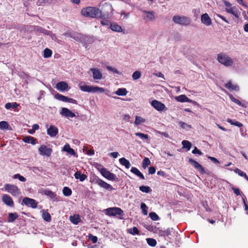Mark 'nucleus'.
Wrapping results in <instances>:
<instances>
[{
  "instance_id": "38",
  "label": "nucleus",
  "mask_w": 248,
  "mask_h": 248,
  "mask_svg": "<svg viewBox=\"0 0 248 248\" xmlns=\"http://www.w3.org/2000/svg\"><path fill=\"white\" fill-rule=\"evenodd\" d=\"M146 242L148 245L153 247H155L157 244L156 241L155 239L151 238H147Z\"/></svg>"
},
{
  "instance_id": "34",
  "label": "nucleus",
  "mask_w": 248,
  "mask_h": 248,
  "mask_svg": "<svg viewBox=\"0 0 248 248\" xmlns=\"http://www.w3.org/2000/svg\"><path fill=\"white\" fill-rule=\"evenodd\" d=\"M227 121L228 123H230L231 125H233L239 127H241L243 125V124L242 123H240L239 122L237 121H235V122H234L232 119H231L230 118H228L227 119Z\"/></svg>"
},
{
  "instance_id": "49",
  "label": "nucleus",
  "mask_w": 248,
  "mask_h": 248,
  "mask_svg": "<svg viewBox=\"0 0 248 248\" xmlns=\"http://www.w3.org/2000/svg\"><path fill=\"white\" fill-rule=\"evenodd\" d=\"M70 221L75 225L78 224L81 221L80 218H69Z\"/></svg>"
},
{
  "instance_id": "36",
  "label": "nucleus",
  "mask_w": 248,
  "mask_h": 248,
  "mask_svg": "<svg viewBox=\"0 0 248 248\" xmlns=\"http://www.w3.org/2000/svg\"><path fill=\"white\" fill-rule=\"evenodd\" d=\"M52 54V51L49 48H46L44 50L43 57L46 58H49Z\"/></svg>"
},
{
  "instance_id": "58",
  "label": "nucleus",
  "mask_w": 248,
  "mask_h": 248,
  "mask_svg": "<svg viewBox=\"0 0 248 248\" xmlns=\"http://www.w3.org/2000/svg\"><path fill=\"white\" fill-rule=\"evenodd\" d=\"M146 228L150 231H154L156 228V227L154 226L153 225L151 224V225H147L146 227Z\"/></svg>"
},
{
  "instance_id": "19",
  "label": "nucleus",
  "mask_w": 248,
  "mask_h": 248,
  "mask_svg": "<svg viewBox=\"0 0 248 248\" xmlns=\"http://www.w3.org/2000/svg\"><path fill=\"white\" fill-rule=\"evenodd\" d=\"M61 114L62 115L67 118H73L75 117L74 113L72 112L70 110L66 108H62Z\"/></svg>"
},
{
  "instance_id": "52",
  "label": "nucleus",
  "mask_w": 248,
  "mask_h": 248,
  "mask_svg": "<svg viewBox=\"0 0 248 248\" xmlns=\"http://www.w3.org/2000/svg\"><path fill=\"white\" fill-rule=\"evenodd\" d=\"M234 8L233 7H230V8H226V11L228 13H230V14H231L236 16V13L234 11Z\"/></svg>"
},
{
  "instance_id": "63",
  "label": "nucleus",
  "mask_w": 248,
  "mask_h": 248,
  "mask_svg": "<svg viewBox=\"0 0 248 248\" xmlns=\"http://www.w3.org/2000/svg\"><path fill=\"white\" fill-rule=\"evenodd\" d=\"M109 155L110 156H112V157H113L114 158H117L118 157V153L116 152L110 153L109 154Z\"/></svg>"
},
{
  "instance_id": "6",
  "label": "nucleus",
  "mask_w": 248,
  "mask_h": 248,
  "mask_svg": "<svg viewBox=\"0 0 248 248\" xmlns=\"http://www.w3.org/2000/svg\"><path fill=\"white\" fill-rule=\"evenodd\" d=\"M97 169L100 171L102 176H104L105 178H107V179L111 181L118 180V178L116 177V175L110 172L107 169L102 168H97Z\"/></svg>"
},
{
  "instance_id": "53",
  "label": "nucleus",
  "mask_w": 248,
  "mask_h": 248,
  "mask_svg": "<svg viewBox=\"0 0 248 248\" xmlns=\"http://www.w3.org/2000/svg\"><path fill=\"white\" fill-rule=\"evenodd\" d=\"M42 217H51L50 214L48 212L47 210H41Z\"/></svg>"
},
{
  "instance_id": "41",
  "label": "nucleus",
  "mask_w": 248,
  "mask_h": 248,
  "mask_svg": "<svg viewBox=\"0 0 248 248\" xmlns=\"http://www.w3.org/2000/svg\"><path fill=\"white\" fill-rule=\"evenodd\" d=\"M151 164V161L149 158L145 157L142 161V167L145 169Z\"/></svg>"
},
{
  "instance_id": "44",
  "label": "nucleus",
  "mask_w": 248,
  "mask_h": 248,
  "mask_svg": "<svg viewBox=\"0 0 248 248\" xmlns=\"http://www.w3.org/2000/svg\"><path fill=\"white\" fill-rule=\"evenodd\" d=\"M140 207L142 210V212L144 216H146L148 214V207L145 203L142 202L140 205Z\"/></svg>"
},
{
  "instance_id": "59",
  "label": "nucleus",
  "mask_w": 248,
  "mask_h": 248,
  "mask_svg": "<svg viewBox=\"0 0 248 248\" xmlns=\"http://www.w3.org/2000/svg\"><path fill=\"white\" fill-rule=\"evenodd\" d=\"M36 30L38 32H42V33H43L45 34H46V32L47 31L46 30L40 27H37L36 28Z\"/></svg>"
},
{
  "instance_id": "42",
  "label": "nucleus",
  "mask_w": 248,
  "mask_h": 248,
  "mask_svg": "<svg viewBox=\"0 0 248 248\" xmlns=\"http://www.w3.org/2000/svg\"><path fill=\"white\" fill-rule=\"evenodd\" d=\"M145 120L140 116H137L135 118V124L138 125L141 123H144Z\"/></svg>"
},
{
  "instance_id": "64",
  "label": "nucleus",
  "mask_w": 248,
  "mask_h": 248,
  "mask_svg": "<svg viewBox=\"0 0 248 248\" xmlns=\"http://www.w3.org/2000/svg\"><path fill=\"white\" fill-rule=\"evenodd\" d=\"M5 108L7 109H10L11 108H12V103H7L5 105Z\"/></svg>"
},
{
  "instance_id": "45",
  "label": "nucleus",
  "mask_w": 248,
  "mask_h": 248,
  "mask_svg": "<svg viewBox=\"0 0 248 248\" xmlns=\"http://www.w3.org/2000/svg\"><path fill=\"white\" fill-rule=\"evenodd\" d=\"M105 91L103 88L99 87L98 86H93V93H102Z\"/></svg>"
},
{
  "instance_id": "16",
  "label": "nucleus",
  "mask_w": 248,
  "mask_h": 248,
  "mask_svg": "<svg viewBox=\"0 0 248 248\" xmlns=\"http://www.w3.org/2000/svg\"><path fill=\"white\" fill-rule=\"evenodd\" d=\"M172 228H168L166 230H159L158 234L160 236L164 237L165 239L168 238L170 240L171 239V230H172Z\"/></svg>"
},
{
  "instance_id": "8",
  "label": "nucleus",
  "mask_w": 248,
  "mask_h": 248,
  "mask_svg": "<svg viewBox=\"0 0 248 248\" xmlns=\"http://www.w3.org/2000/svg\"><path fill=\"white\" fill-rule=\"evenodd\" d=\"M38 151L40 155L47 156H50L52 152L51 148H47L45 145H41L38 149Z\"/></svg>"
},
{
  "instance_id": "13",
  "label": "nucleus",
  "mask_w": 248,
  "mask_h": 248,
  "mask_svg": "<svg viewBox=\"0 0 248 248\" xmlns=\"http://www.w3.org/2000/svg\"><path fill=\"white\" fill-rule=\"evenodd\" d=\"M2 201L6 205L13 207L14 206V202L12 198L7 194H3L2 196Z\"/></svg>"
},
{
  "instance_id": "54",
  "label": "nucleus",
  "mask_w": 248,
  "mask_h": 248,
  "mask_svg": "<svg viewBox=\"0 0 248 248\" xmlns=\"http://www.w3.org/2000/svg\"><path fill=\"white\" fill-rule=\"evenodd\" d=\"M107 69L108 70H109L110 71H112V72H113L114 73H116V74H120V72L116 68H113L111 66H107Z\"/></svg>"
},
{
  "instance_id": "55",
  "label": "nucleus",
  "mask_w": 248,
  "mask_h": 248,
  "mask_svg": "<svg viewBox=\"0 0 248 248\" xmlns=\"http://www.w3.org/2000/svg\"><path fill=\"white\" fill-rule=\"evenodd\" d=\"M232 189L233 190V192L236 196L241 195V191L239 188L232 187Z\"/></svg>"
},
{
  "instance_id": "60",
  "label": "nucleus",
  "mask_w": 248,
  "mask_h": 248,
  "mask_svg": "<svg viewBox=\"0 0 248 248\" xmlns=\"http://www.w3.org/2000/svg\"><path fill=\"white\" fill-rule=\"evenodd\" d=\"M230 97L231 99L234 103H235L238 105L241 104V102L239 100H238V99L234 98L232 95L230 96Z\"/></svg>"
},
{
  "instance_id": "30",
  "label": "nucleus",
  "mask_w": 248,
  "mask_h": 248,
  "mask_svg": "<svg viewBox=\"0 0 248 248\" xmlns=\"http://www.w3.org/2000/svg\"><path fill=\"white\" fill-rule=\"evenodd\" d=\"M110 28L113 31H117V32H122L123 30L122 27L118 25L117 24H111L110 26Z\"/></svg>"
},
{
  "instance_id": "56",
  "label": "nucleus",
  "mask_w": 248,
  "mask_h": 248,
  "mask_svg": "<svg viewBox=\"0 0 248 248\" xmlns=\"http://www.w3.org/2000/svg\"><path fill=\"white\" fill-rule=\"evenodd\" d=\"M192 153L193 154H198L199 155H203V153L198 149L196 147H195L194 149L192 151Z\"/></svg>"
},
{
  "instance_id": "14",
  "label": "nucleus",
  "mask_w": 248,
  "mask_h": 248,
  "mask_svg": "<svg viewBox=\"0 0 248 248\" xmlns=\"http://www.w3.org/2000/svg\"><path fill=\"white\" fill-rule=\"evenodd\" d=\"M189 163L193 166L197 170H199L202 174L205 172L204 168L200 165L197 161L192 158H189L188 160Z\"/></svg>"
},
{
  "instance_id": "35",
  "label": "nucleus",
  "mask_w": 248,
  "mask_h": 248,
  "mask_svg": "<svg viewBox=\"0 0 248 248\" xmlns=\"http://www.w3.org/2000/svg\"><path fill=\"white\" fill-rule=\"evenodd\" d=\"M127 232L128 233L132 235L139 234L140 233V232L136 227H134L132 228L128 229L127 230Z\"/></svg>"
},
{
  "instance_id": "31",
  "label": "nucleus",
  "mask_w": 248,
  "mask_h": 248,
  "mask_svg": "<svg viewBox=\"0 0 248 248\" xmlns=\"http://www.w3.org/2000/svg\"><path fill=\"white\" fill-rule=\"evenodd\" d=\"M0 129H10L11 130V127L9 126L8 123L6 121L0 122Z\"/></svg>"
},
{
  "instance_id": "25",
  "label": "nucleus",
  "mask_w": 248,
  "mask_h": 248,
  "mask_svg": "<svg viewBox=\"0 0 248 248\" xmlns=\"http://www.w3.org/2000/svg\"><path fill=\"white\" fill-rule=\"evenodd\" d=\"M23 141L25 143H31L32 145L36 143V140L34 138L29 136H25L23 139Z\"/></svg>"
},
{
  "instance_id": "23",
  "label": "nucleus",
  "mask_w": 248,
  "mask_h": 248,
  "mask_svg": "<svg viewBox=\"0 0 248 248\" xmlns=\"http://www.w3.org/2000/svg\"><path fill=\"white\" fill-rule=\"evenodd\" d=\"M175 99L180 102H191V100L185 94L176 96Z\"/></svg>"
},
{
  "instance_id": "61",
  "label": "nucleus",
  "mask_w": 248,
  "mask_h": 248,
  "mask_svg": "<svg viewBox=\"0 0 248 248\" xmlns=\"http://www.w3.org/2000/svg\"><path fill=\"white\" fill-rule=\"evenodd\" d=\"M102 25H108L109 23V20L107 19H103L100 21Z\"/></svg>"
},
{
  "instance_id": "22",
  "label": "nucleus",
  "mask_w": 248,
  "mask_h": 248,
  "mask_svg": "<svg viewBox=\"0 0 248 248\" xmlns=\"http://www.w3.org/2000/svg\"><path fill=\"white\" fill-rule=\"evenodd\" d=\"M63 151L66 152L70 155H76V153L74 150L70 147V145L68 143H66L65 144L64 147H63Z\"/></svg>"
},
{
  "instance_id": "11",
  "label": "nucleus",
  "mask_w": 248,
  "mask_h": 248,
  "mask_svg": "<svg viewBox=\"0 0 248 248\" xmlns=\"http://www.w3.org/2000/svg\"><path fill=\"white\" fill-rule=\"evenodd\" d=\"M22 202L27 206L31 207L33 208H36L37 205V202L35 200L28 197L24 198L22 200Z\"/></svg>"
},
{
  "instance_id": "39",
  "label": "nucleus",
  "mask_w": 248,
  "mask_h": 248,
  "mask_svg": "<svg viewBox=\"0 0 248 248\" xmlns=\"http://www.w3.org/2000/svg\"><path fill=\"white\" fill-rule=\"evenodd\" d=\"M234 172L236 173H237L239 175L244 177L246 179L248 180V176H247V174L241 170L240 169L236 168L234 170Z\"/></svg>"
},
{
  "instance_id": "9",
  "label": "nucleus",
  "mask_w": 248,
  "mask_h": 248,
  "mask_svg": "<svg viewBox=\"0 0 248 248\" xmlns=\"http://www.w3.org/2000/svg\"><path fill=\"white\" fill-rule=\"evenodd\" d=\"M55 98L59 100L65 102H69L73 104H77V101L73 98H68L67 96H64L62 94L57 93L55 95Z\"/></svg>"
},
{
  "instance_id": "2",
  "label": "nucleus",
  "mask_w": 248,
  "mask_h": 248,
  "mask_svg": "<svg viewBox=\"0 0 248 248\" xmlns=\"http://www.w3.org/2000/svg\"><path fill=\"white\" fill-rule=\"evenodd\" d=\"M217 60L220 63L226 66H230L233 64L232 59L225 53L218 54L217 55Z\"/></svg>"
},
{
  "instance_id": "48",
  "label": "nucleus",
  "mask_w": 248,
  "mask_h": 248,
  "mask_svg": "<svg viewBox=\"0 0 248 248\" xmlns=\"http://www.w3.org/2000/svg\"><path fill=\"white\" fill-rule=\"evenodd\" d=\"M179 124L180 125V127L183 129H185L186 128H191V126L190 125L187 124L186 123L181 121L179 122Z\"/></svg>"
},
{
  "instance_id": "28",
  "label": "nucleus",
  "mask_w": 248,
  "mask_h": 248,
  "mask_svg": "<svg viewBox=\"0 0 248 248\" xmlns=\"http://www.w3.org/2000/svg\"><path fill=\"white\" fill-rule=\"evenodd\" d=\"M225 87L229 90H234L235 91H238L239 90V87L236 85H233L231 81H229L228 83L225 84Z\"/></svg>"
},
{
  "instance_id": "7",
  "label": "nucleus",
  "mask_w": 248,
  "mask_h": 248,
  "mask_svg": "<svg viewBox=\"0 0 248 248\" xmlns=\"http://www.w3.org/2000/svg\"><path fill=\"white\" fill-rule=\"evenodd\" d=\"M97 169L100 171L102 176H104L105 178H107V179L111 181L118 180V178L116 177V175L110 172L107 169L102 168H97Z\"/></svg>"
},
{
  "instance_id": "17",
  "label": "nucleus",
  "mask_w": 248,
  "mask_h": 248,
  "mask_svg": "<svg viewBox=\"0 0 248 248\" xmlns=\"http://www.w3.org/2000/svg\"><path fill=\"white\" fill-rule=\"evenodd\" d=\"M143 19L148 21H153L155 19V12L153 11H143Z\"/></svg>"
},
{
  "instance_id": "1",
  "label": "nucleus",
  "mask_w": 248,
  "mask_h": 248,
  "mask_svg": "<svg viewBox=\"0 0 248 248\" xmlns=\"http://www.w3.org/2000/svg\"><path fill=\"white\" fill-rule=\"evenodd\" d=\"M81 15L86 17L92 18H101L103 16L101 11L95 7H87L81 10Z\"/></svg>"
},
{
  "instance_id": "47",
  "label": "nucleus",
  "mask_w": 248,
  "mask_h": 248,
  "mask_svg": "<svg viewBox=\"0 0 248 248\" xmlns=\"http://www.w3.org/2000/svg\"><path fill=\"white\" fill-rule=\"evenodd\" d=\"M135 134L136 136H138L141 139L148 140L149 138V136L147 134H145L140 133V132L136 133Z\"/></svg>"
},
{
  "instance_id": "21",
  "label": "nucleus",
  "mask_w": 248,
  "mask_h": 248,
  "mask_svg": "<svg viewBox=\"0 0 248 248\" xmlns=\"http://www.w3.org/2000/svg\"><path fill=\"white\" fill-rule=\"evenodd\" d=\"M56 88L60 91H64L68 88V84L64 81H61L56 84Z\"/></svg>"
},
{
  "instance_id": "37",
  "label": "nucleus",
  "mask_w": 248,
  "mask_h": 248,
  "mask_svg": "<svg viewBox=\"0 0 248 248\" xmlns=\"http://www.w3.org/2000/svg\"><path fill=\"white\" fill-rule=\"evenodd\" d=\"M63 194L65 196H69L72 194V190L71 189L67 186H65L63 187L62 190Z\"/></svg>"
},
{
  "instance_id": "15",
  "label": "nucleus",
  "mask_w": 248,
  "mask_h": 248,
  "mask_svg": "<svg viewBox=\"0 0 248 248\" xmlns=\"http://www.w3.org/2000/svg\"><path fill=\"white\" fill-rule=\"evenodd\" d=\"M90 71L93 73V77L94 80H100L102 78L103 75L98 68H91Z\"/></svg>"
},
{
  "instance_id": "51",
  "label": "nucleus",
  "mask_w": 248,
  "mask_h": 248,
  "mask_svg": "<svg viewBox=\"0 0 248 248\" xmlns=\"http://www.w3.org/2000/svg\"><path fill=\"white\" fill-rule=\"evenodd\" d=\"M88 237L89 240H91L93 243H95L97 241L98 238L97 236H94L92 234H89Z\"/></svg>"
},
{
  "instance_id": "57",
  "label": "nucleus",
  "mask_w": 248,
  "mask_h": 248,
  "mask_svg": "<svg viewBox=\"0 0 248 248\" xmlns=\"http://www.w3.org/2000/svg\"><path fill=\"white\" fill-rule=\"evenodd\" d=\"M155 168L154 167H150L148 169V173L149 174H154L155 172Z\"/></svg>"
},
{
  "instance_id": "3",
  "label": "nucleus",
  "mask_w": 248,
  "mask_h": 248,
  "mask_svg": "<svg viewBox=\"0 0 248 248\" xmlns=\"http://www.w3.org/2000/svg\"><path fill=\"white\" fill-rule=\"evenodd\" d=\"M6 191L10 193L13 196H18L21 194L20 189L16 185L6 184L4 185Z\"/></svg>"
},
{
  "instance_id": "29",
  "label": "nucleus",
  "mask_w": 248,
  "mask_h": 248,
  "mask_svg": "<svg viewBox=\"0 0 248 248\" xmlns=\"http://www.w3.org/2000/svg\"><path fill=\"white\" fill-rule=\"evenodd\" d=\"M120 163L124 166L126 169H129L131 166L130 162L124 157H122L119 159Z\"/></svg>"
},
{
  "instance_id": "4",
  "label": "nucleus",
  "mask_w": 248,
  "mask_h": 248,
  "mask_svg": "<svg viewBox=\"0 0 248 248\" xmlns=\"http://www.w3.org/2000/svg\"><path fill=\"white\" fill-rule=\"evenodd\" d=\"M172 20L175 23L182 26L188 25L191 22L190 18L185 16H175Z\"/></svg>"
},
{
  "instance_id": "32",
  "label": "nucleus",
  "mask_w": 248,
  "mask_h": 248,
  "mask_svg": "<svg viewBox=\"0 0 248 248\" xmlns=\"http://www.w3.org/2000/svg\"><path fill=\"white\" fill-rule=\"evenodd\" d=\"M128 93V91L126 90L125 88H119L117 91L115 92V93L117 95L119 96H124L126 95Z\"/></svg>"
},
{
  "instance_id": "20",
  "label": "nucleus",
  "mask_w": 248,
  "mask_h": 248,
  "mask_svg": "<svg viewBox=\"0 0 248 248\" xmlns=\"http://www.w3.org/2000/svg\"><path fill=\"white\" fill-rule=\"evenodd\" d=\"M201 21L206 26H209L211 24V20L208 15L206 13L204 14L201 16Z\"/></svg>"
},
{
  "instance_id": "26",
  "label": "nucleus",
  "mask_w": 248,
  "mask_h": 248,
  "mask_svg": "<svg viewBox=\"0 0 248 248\" xmlns=\"http://www.w3.org/2000/svg\"><path fill=\"white\" fill-rule=\"evenodd\" d=\"M131 172L139 177L141 179H145L143 174L136 167H132L130 170Z\"/></svg>"
},
{
  "instance_id": "12",
  "label": "nucleus",
  "mask_w": 248,
  "mask_h": 248,
  "mask_svg": "<svg viewBox=\"0 0 248 248\" xmlns=\"http://www.w3.org/2000/svg\"><path fill=\"white\" fill-rule=\"evenodd\" d=\"M151 105L157 111H162L165 108V105L162 102L156 100H154L151 102Z\"/></svg>"
},
{
  "instance_id": "27",
  "label": "nucleus",
  "mask_w": 248,
  "mask_h": 248,
  "mask_svg": "<svg viewBox=\"0 0 248 248\" xmlns=\"http://www.w3.org/2000/svg\"><path fill=\"white\" fill-rule=\"evenodd\" d=\"M79 88L80 90L83 92H88V93H93V86H89L87 85H79Z\"/></svg>"
},
{
  "instance_id": "50",
  "label": "nucleus",
  "mask_w": 248,
  "mask_h": 248,
  "mask_svg": "<svg viewBox=\"0 0 248 248\" xmlns=\"http://www.w3.org/2000/svg\"><path fill=\"white\" fill-rule=\"evenodd\" d=\"M14 178H15V179L18 178L21 182H25L26 180V179L24 177L20 175L19 174H15L14 176Z\"/></svg>"
},
{
  "instance_id": "18",
  "label": "nucleus",
  "mask_w": 248,
  "mask_h": 248,
  "mask_svg": "<svg viewBox=\"0 0 248 248\" xmlns=\"http://www.w3.org/2000/svg\"><path fill=\"white\" fill-rule=\"evenodd\" d=\"M58 129L55 125H51L47 129V134L51 137H54L58 134Z\"/></svg>"
},
{
  "instance_id": "33",
  "label": "nucleus",
  "mask_w": 248,
  "mask_h": 248,
  "mask_svg": "<svg viewBox=\"0 0 248 248\" xmlns=\"http://www.w3.org/2000/svg\"><path fill=\"white\" fill-rule=\"evenodd\" d=\"M182 144L183 145V148L186 149L188 151L191 149L192 146L191 143L186 140H183L182 142Z\"/></svg>"
},
{
  "instance_id": "43",
  "label": "nucleus",
  "mask_w": 248,
  "mask_h": 248,
  "mask_svg": "<svg viewBox=\"0 0 248 248\" xmlns=\"http://www.w3.org/2000/svg\"><path fill=\"white\" fill-rule=\"evenodd\" d=\"M44 194L49 197L51 199L54 198L56 196V194L53 192L49 190H46L44 191Z\"/></svg>"
},
{
  "instance_id": "5",
  "label": "nucleus",
  "mask_w": 248,
  "mask_h": 248,
  "mask_svg": "<svg viewBox=\"0 0 248 248\" xmlns=\"http://www.w3.org/2000/svg\"><path fill=\"white\" fill-rule=\"evenodd\" d=\"M106 215L108 216H123V211L119 207H110L104 210Z\"/></svg>"
},
{
  "instance_id": "46",
  "label": "nucleus",
  "mask_w": 248,
  "mask_h": 248,
  "mask_svg": "<svg viewBox=\"0 0 248 248\" xmlns=\"http://www.w3.org/2000/svg\"><path fill=\"white\" fill-rule=\"evenodd\" d=\"M141 77V73L139 71H136L132 74V78L134 80H137Z\"/></svg>"
},
{
  "instance_id": "40",
  "label": "nucleus",
  "mask_w": 248,
  "mask_h": 248,
  "mask_svg": "<svg viewBox=\"0 0 248 248\" xmlns=\"http://www.w3.org/2000/svg\"><path fill=\"white\" fill-rule=\"evenodd\" d=\"M140 190L142 192L148 193L152 191L151 189L148 186H141L139 187Z\"/></svg>"
},
{
  "instance_id": "10",
  "label": "nucleus",
  "mask_w": 248,
  "mask_h": 248,
  "mask_svg": "<svg viewBox=\"0 0 248 248\" xmlns=\"http://www.w3.org/2000/svg\"><path fill=\"white\" fill-rule=\"evenodd\" d=\"M94 180H95V183L96 184H97L98 185H99V186H100L101 187H102L106 189H108V190H109V189L112 190V187L110 185L108 184L107 183L104 181L103 180L100 179L99 178L96 177L95 178Z\"/></svg>"
},
{
  "instance_id": "24",
  "label": "nucleus",
  "mask_w": 248,
  "mask_h": 248,
  "mask_svg": "<svg viewBox=\"0 0 248 248\" xmlns=\"http://www.w3.org/2000/svg\"><path fill=\"white\" fill-rule=\"evenodd\" d=\"M74 176L76 179H79L81 182L84 181L87 177L86 174H82L80 171H76Z\"/></svg>"
},
{
  "instance_id": "62",
  "label": "nucleus",
  "mask_w": 248,
  "mask_h": 248,
  "mask_svg": "<svg viewBox=\"0 0 248 248\" xmlns=\"http://www.w3.org/2000/svg\"><path fill=\"white\" fill-rule=\"evenodd\" d=\"M208 158L215 163H219L218 160L214 157L208 156Z\"/></svg>"
}]
</instances>
